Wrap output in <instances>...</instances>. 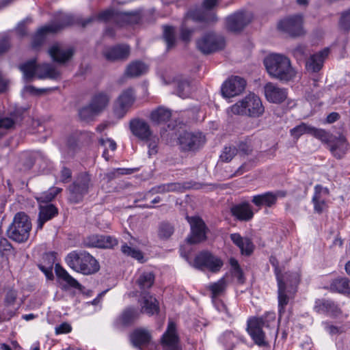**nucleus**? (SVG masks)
Returning a JSON list of instances; mask_svg holds the SVG:
<instances>
[{
    "label": "nucleus",
    "mask_w": 350,
    "mask_h": 350,
    "mask_svg": "<svg viewBox=\"0 0 350 350\" xmlns=\"http://www.w3.org/2000/svg\"><path fill=\"white\" fill-rule=\"evenodd\" d=\"M264 64L268 73L281 81H289L294 79L296 72L292 68L290 59L281 54H272L266 57Z\"/></svg>",
    "instance_id": "nucleus-1"
},
{
    "label": "nucleus",
    "mask_w": 350,
    "mask_h": 350,
    "mask_svg": "<svg viewBox=\"0 0 350 350\" xmlns=\"http://www.w3.org/2000/svg\"><path fill=\"white\" fill-rule=\"evenodd\" d=\"M65 260L72 269L85 275L93 274L100 269L98 262L84 251H73L67 255Z\"/></svg>",
    "instance_id": "nucleus-2"
},
{
    "label": "nucleus",
    "mask_w": 350,
    "mask_h": 350,
    "mask_svg": "<svg viewBox=\"0 0 350 350\" xmlns=\"http://www.w3.org/2000/svg\"><path fill=\"white\" fill-rule=\"evenodd\" d=\"M263 327L272 329L276 336L278 328L275 325V315L274 313H269L265 317L253 318L247 321V332L254 342L259 346H265V332Z\"/></svg>",
    "instance_id": "nucleus-3"
},
{
    "label": "nucleus",
    "mask_w": 350,
    "mask_h": 350,
    "mask_svg": "<svg viewBox=\"0 0 350 350\" xmlns=\"http://www.w3.org/2000/svg\"><path fill=\"white\" fill-rule=\"evenodd\" d=\"M230 111L235 115L258 118L265 112V107L260 97L250 93L230 107Z\"/></svg>",
    "instance_id": "nucleus-4"
},
{
    "label": "nucleus",
    "mask_w": 350,
    "mask_h": 350,
    "mask_svg": "<svg viewBox=\"0 0 350 350\" xmlns=\"http://www.w3.org/2000/svg\"><path fill=\"white\" fill-rule=\"evenodd\" d=\"M31 223L29 217L23 212L18 213L7 230L8 237L18 243L26 241L29 237Z\"/></svg>",
    "instance_id": "nucleus-5"
},
{
    "label": "nucleus",
    "mask_w": 350,
    "mask_h": 350,
    "mask_svg": "<svg viewBox=\"0 0 350 350\" xmlns=\"http://www.w3.org/2000/svg\"><path fill=\"white\" fill-rule=\"evenodd\" d=\"M96 20L111 22L122 27L138 23L140 21V16L137 12H121L114 9H107L96 15Z\"/></svg>",
    "instance_id": "nucleus-6"
},
{
    "label": "nucleus",
    "mask_w": 350,
    "mask_h": 350,
    "mask_svg": "<svg viewBox=\"0 0 350 350\" xmlns=\"http://www.w3.org/2000/svg\"><path fill=\"white\" fill-rule=\"evenodd\" d=\"M92 184L90 176L87 173H81L77 176L73 183L67 189L68 201L70 204L81 202L88 193Z\"/></svg>",
    "instance_id": "nucleus-7"
},
{
    "label": "nucleus",
    "mask_w": 350,
    "mask_h": 350,
    "mask_svg": "<svg viewBox=\"0 0 350 350\" xmlns=\"http://www.w3.org/2000/svg\"><path fill=\"white\" fill-rule=\"evenodd\" d=\"M136 100L135 92L133 88L124 90L115 100L113 105V112L118 119L125 116L133 105Z\"/></svg>",
    "instance_id": "nucleus-8"
},
{
    "label": "nucleus",
    "mask_w": 350,
    "mask_h": 350,
    "mask_svg": "<svg viewBox=\"0 0 350 350\" xmlns=\"http://www.w3.org/2000/svg\"><path fill=\"white\" fill-rule=\"evenodd\" d=\"M224 265L223 260L208 251L200 252L193 261V267L200 270L207 269L213 273L220 271Z\"/></svg>",
    "instance_id": "nucleus-9"
},
{
    "label": "nucleus",
    "mask_w": 350,
    "mask_h": 350,
    "mask_svg": "<svg viewBox=\"0 0 350 350\" xmlns=\"http://www.w3.org/2000/svg\"><path fill=\"white\" fill-rule=\"evenodd\" d=\"M196 45L198 50L202 53L210 54L224 49L225 40L221 35L209 32L199 39Z\"/></svg>",
    "instance_id": "nucleus-10"
},
{
    "label": "nucleus",
    "mask_w": 350,
    "mask_h": 350,
    "mask_svg": "<svg viewBox=\"0 0 350 350\" xmlns=\"http://www.w3.org/2000/svg\"><path fill=\"white\" fill-rule=\"evenodd\" d=\"M180 147L183 151H196L205 143V137L202 133L184 131L178 137Z\"/></svg>",
    "instance_id": "nucleus-11"
},
{
    "label": "nucleus",
    "mask_w": 350,
    "mask_h": 350,
    "mask_svg": "<svg viewBox=\"0 0 350 350\" xmlns=\"http://www.w3.org/2000/svg\"><path fill=\"white\" fill-rule=\"evenodd\" d=\"M326 137L325 140L321 141L327 144L332 154L337 159L343 158L349 149V144L346 137L342 135L338 137L332 136L327 132Z\"/></svg>",
    "instance_id": "nucleus-12"
},
{
    "label": "nucleus",
    "mask_w": 350,
    "mask_h": 350,
    "mask_svg": "<svg viewBox=\"0 0 350 350\" xmlns=\"http://www.w3.org/2000/svg\"><path fill=\"white\" fill-rule=\"evenodd\" d=\"M302 25L301 16L295 15L281 20L278 24V28L292 37H297L304 34Z\"/></svg>",
    "instance_id": "nucleus-13"
},
{
    "label": "nucleus",
    "mask_w": 350,
    "mask_h": 350,
    "mask_svg": "<svg viewBox=\"0 0 350 350\" xmlns=\"http://www.w3.org/2000/svg\"><path fill=\"white\" fill-rule=\"evenodd\" d=\"M187 220L191 226V234L187 241L190 244L198 243L206 239V226L199 217L187 216Z\"/></svg>",
    "instance_id": "nucleus-14"
},
{
    "label": "nucleus",
    "mask_w": 350,
    "mask_h": 350,
    "mask_svg": "<svg viewBox=\"0 0 350 350\" xmlns=\"http://www.w3.org/2000/svg\"><path fill=\"white\" fill-rule=\"evenodd\" d=\"M246 86L245 80L239 76H232L226 81L221 87L224 97L231 98L241 94Z\"/></svg>",
    "instance_id": "nucleus-15"
},
{
    "label": "nucleus",
    "mask_w": 350,
    "mask_h": 350,
    "mask_svg": "<svg viewBox=\"0 0 350 350\" xmlns=\"http://www.w3.org/2000/svg\"><path fill=\"white\" fill-rule=\"evenodd\" d=\"M251 22L250 14L239 11L226 18V27L232 32L241 31Z\"/></svg>",
    "instance_id": "nucleus-16"
},
{
    "label": "nucleus",
    "mask_w": 350,
    "mask_h": 350,
    "mask_svg": "<svg viewBox=\"0 0 350 350\" xmlns=\"http://www.w3.org/2000/svg\"><path fill=\"white\" fill-rule=\"evenodd\" d=\"M286 196V192L284 191H268L254 196L252 202L259 208L262 206L272 208L277 204L279 198H284Z\"/></svg>",
    "instance_id": "nucleus-17"
},
{
    "label": "nucleus",
    "mask_w": 350,
    "mask_h": 350,
    "mask_svg": "<svg viewBox=\"0 0 350 350\" xmlns=\"http://www.w3.org/2000/svg\"><path fill=\"white\" fill-rule=\"evenodd\" d=\"M58 23H53L49 24L50 26H55L57 29L55 33L64 28L65 27L73 25L75 23L81 24L83 27L91 24L92 22L96 21V15L90 16L85 20L75 17L72 14H61L58 18Z\"/></svg>",
    "instance_id": "nucleus-18"
},
{
    "label": "nucleus",
    "mask_w": 350,
    "mask_h": 350,
    "mask_svg": "<svg viewBox=\"0 0 350 350\" xmlns=\"http://www.w3.org/2000/svg\"><path fill=\"white\" fill-rule=\"evenodd\" d=\"M329 195V191L327 188L323 187L320 185L314 187V193L312 202L314 204L315 213L321 214L327 210Z\"/></svg>",
    "instance_id": "nucleus-19"
},
{
    "label": "nucleus",
    "mask_w": 350,
    "mask_h": 350,
    "mask_svg": "<svg viewBox=\"0 0 350 350\" xmlns=\"http://www.w3.org/2000/svg\"><path fill=\"white\" fill-rule=\"evenodd\" d=\"M290 133L295 139L299 138L304 134L311 135L320 140H325L327 139V132L325 130L317 129L304 122L291 129Z\"/></svg>",
    "instance_id": "nucleus-20"
},
{
    "label": "nucleus",
    "mask_w": 350,
    "mask_h": 350,
    "mask_svg": "<svg viewBox=\"0 0 350 350\" xmlns=\"http://www.w3.org/2000/svg\"><path fill=\"white\" fill-rule=\"evenodd\" d=\"M161 343L165 350H180L176 324L174 322H169L167 330L161 338Z\"/></svg>",
    "instance_id": "nucleus-21"
},
{
    "label": "nucleus",
    "mask_w": 350,
    "mask_h": 350,
    "mask_svg": "<svg viewBox=\"0 0 350 350\" xmlns=\"http://www.w3.org/2000/svg\"><path fill=\"white\" fill-rule=\"evenodd\" d=\"M103 54L105 59L110 62L124 61L130 55V47L126 44H118L106 48Z\"/></svg>",
    "instance_id": "nucleus-22"
},
{
    "label": "nucleus",
    "mask_w": 350,
    "mask_h": 350,
    "mask_svg": "<svg viewBox=\"0 0 350 350\" xmlns=\"http://www.w3.org/2000/svg\"><path fill=\"white\" fill-rule=\"evenodd\" d=\"M265 95L268 101L273 103H281L287 98V91L273 83H267L264 87Z\"/></svg>",
    "instance_id": "nucleus-23"
},
{
    "label": "nucleus",
    "mask_w": 350,
    "mask_h": 350,
    "mask_svg": "<svg viewBox=\"0 0 350 350\" xmlns=\"http://www.w3.org/2000/svg\"><path fill=\"white\" fill-rule=\"evenodd\" d=\"M191 187H193V186H191L190 183H170L152 187L148 191V195L150 193L156 194L165 193L168 192H183L185 190ZM193 187L198 189L197 184H195Z\"/></svg>",
    "instance_id": "nucleus-24"
},
{
    "label": "nucleus",
    "mask_w": 350,
    "mask_h": 350,
    "mask_svg": "<svg viewBox=\"0 0 350 350\" xmlns=\"http://www.w3.org/2000/svg\"><path fill=\"white\" fill-rule=\"evenodd\" d=\"M129 340L133 347L142 350L150 343L152 336L148 330L139 328L130 334Z\"/></svg>",
    "instance_id": "nucleus-25"
},
{
    "label": "nucleus",
    "mask_w": 350,
    "mask_h": 350,
    "mask_svg": "<svg viewBox=\"0 0 350 350\" xmlns=\"http://www.w3.org/2000/svg\"><path fill=\"white\" fill-rule=\"evenodd\" d=\"M314 310L320 314H326L331 317H337L342 311L338 306L329 299H318L315 301Z\"/></svg>",
    "instance_id": "nucleus-26"
},
{
    "label": "nucleus",
    "mask_w": 350,
    "mask_h": 350,
    "mask_svg": "<svg viewBox=\"0 0 350 350\" xmlns=\"http://www.w3.org/2000/svg\"><path fill=\"white\" fill-rule=\"evenodd\" d=\"M129 126L132 133L141 140H148L152 135L149 124L143 120H132Z\"/></svg>",
    "instance_id": "nucleus-27"
},
{
    "label": "nucleus",
    "mask_w": 350,
    "mask_h": 350,
    "mask_svg": "<svg viewBox=\"0 0 350 350\" xmlns=\"http://www.w3.org/2000/svg\"><path fill=\"white\" fill-rule=\"evenodd\" d=\"M53 59L58 63L63 64L71 59L74 54L72 47H65L62 44H53L49 51Z\"/></svg>",
    "instance_id": "nucleus-28"
},
{
    "label": "nucleus",
    "mask_w": 350,
    "mask_h": 350,
    "mask_svg": "<svg viewBox=\"0 0 350 350\" xmlns=\"http://www.w3.org/2000/svg\"><path fill=\"white\" fill-rule=\"evenodd\" d=\"M278 308L279 314L281 316L285 312V307L288 304L289 299L292 297L294 294V291H292L287 288L285 282L282 280L278 275Z\"/></svg>",
    "instance_id": "nucleus-29"
},
{
    "label": "nucleus",
    "mask_w": 350,
    "mask_h": 350,
    "mask_svg": "<svg viewBox=\"0 0 350 350\" xmlns=\"http://www.w3.org/2000/svg\"><path fill=\"white\" fill-rule=\"evenodd\" d=\"M111 99V94L109 91H98L92 96L90 104L94 108V111L100 113L108 107Z\"/></svg>",
    "instance_id": "nucleus-30"
},
{
    "label": "nucleus",
    "mask_w": 350,
    "mask_h": 350,
    "mask_svg": "<svg viewBox=\"0 0 350 350\" xmlns=\"http://www.w3.org/2000/svg\"><path fill=\"white\" fill-rule=\"evenodd\" d=\"M329 49L323 50L313 54L306 62V69L310 72H319L323 66L325 58L328 56Z\"/></svg>",
    "instance_id": "nucleus-31"
},
{
    "label": "nucleus",
    "mask_w": 350,
    "mask_h": 350,
    "mask_svg": "<svg viewBox=\"0 0 350 350\" xmlns=\"http://www.w3.org/2000/svg\"><path fill=\"white\" fill-rule=\"evenodd\" d=\"M58 214L57 208L53 204H40L37 230H41L44 224Z\"/></svg>",
    "instance_id": "nucleus-32"
},
{
    "label": "nucleus",
    "mask_w": 350,
    "mask_h": 350,
    "mask_svg": "<svg viewBox=\"0 0 350 350\" xmlns=\"http://www.w3.org/2000/svg\"><path fill=\"white\" fill-rule=\"evenodd\" d=\"M230 240L239 248L241 254L244 256H250L254 250V245L248 237H243L239 233H232L230 235Z\"/></svg>",
    "instance_id": "nucleus-33"
},
{
    "label": "nucleus",
    "mask_w": 350,
    "mask_h": 350,
    "mask_svg": "<svg viewBox=\"0 0 350 350\" xmlns=\"http://www.w3.org/2000/svg\"><path fill=\"white\" fill-rule=\"evenodd\" d=\"M230 211L232 215L239 221H248L254 217L252 206L247 202L234 205Z\"/></svg>",
    "instance_id": "nucleus-34"
},
{
    "label": "nucleus",
    "mask_w": 350,
    "mask_h": 350,
    "mask_svg": "<svg viewBox=\"0 0 350 350\" xmlns=\"http://www.w3.org/2000/svg\"><path fill=\"white\" fill-rule=\"evenodd\" d=\"M16 297L17 293L16 291L13 289H9L7 291L4 299V304L5 308L1 312H0V322L9 321L12 317L15 315V312L13 310L9 309L8 308L15 303Z\"/></svg>",
    "instance_id": "nucleus-35"
},
{
    "label": "nucleus",
    "mask_w": 350,
    "mask_h": 350,
    "mask_svg": "<svg viewBox=\"0 0 350 350\" xmlns=\"http://www.w3.org/2000/svg\"><path fill=\"white\" fill-rule=\"evenodd\" d=\"M190 19L196 22H215L217 20L215 13L208 14L206 11L200 8L192 9L187 12L184 21L187 22Z\"/></svg>",
    "instance_id": "nucleus-36"
},
{
    "label": "nucleus",
    "mask_w": 350,
    "mask_h": 350,
    "mask_svg": "<svg viewBox=\"0 0 350 350\" xmlns=\"http://www.w3.org/2000/svg\"><path fill=\"white\" fill-rule=\"evenodd\" d=\"M142 310L141 312H144L148 315H153L159 312V303L157 299L149 293L142 295Z\"/></svg>",
    "instance_id": "nucleus-37"
},
{
    "label": "nucleus",
    "mask_w": 350,
    "mask_h": 350,
    "mask_svg": "<svg viewBox=\"0 0 350 350\" xmlns=\"http://www.w3.org/2000/svg\"><path fill=\"white\" fill-rule=\"evenodd\" d=\"M154 275L152 272H142L139 274L136 284L141 291V295L148 293L146 290L152 287L154 282Z\"/></svg>",
    "instance_id": "nucleus-38"
},
{
    "label": "nucleus",
    "mask_w": 350,
    "mask_h": 350,
    "mask_svg": "<svg viewBox=\"0 0 350 350\" xmlns=\"http://www.w3.org/2000/svg\"><path fill=\"white\" fill-rule=\"evenodd\" d=\"M329 288L333 292L350 295V280L347 278H336L331 282Z\"/></svg>",
    "instance_id": "nucleus-39"
},
{
    "label": "nucleus",
    "mask_w": 350,
    "mask_h": 350,
    "mask_svg": "<svg viewBox=\"0 0 350 350\" xmlns=\"http://www.w3.org/2000/svg\"><path fill=\"white\" fill-rule=\"evenodd\" d=\"M59 76V72L49 64H39L37 68V77L38 79H57Z\"/></svg>",
    "instance_id": "nucleus-40"
},
{
    "label": "nucleus",
    "mask_w": 350,
    "mask_h": 350,
    "mask_svg": "<svg viewBox=\"0 0 350 350\" xmlns=\"http://www.w3.org/2000/svg\"><path fill=\"white\" fill-rule=\"evenodd\" d=\"M38 66V65L34 59L28 61L20 66V70L27 82L31 81L35 76L37 77Z\"/></svg>",
    "instance_id": "nucleus-41"
},
{
    "label": "nucleus",
    "mask_w": 350,
    "mask_h": 350,
    "mask_svg": "<svg viewBox=\"0 0 350 350\" xmlns=\"http://www.w3.org/2000/svg\"><path fill=\"white\" fill-rule=\"evenodd\" d=\"M57 29L55 26H50V25H45L40 28L33 38L32 46L33 48L40 46L44 42L45 36L47 33H54Z\"/></svg>",
    "instance_id": "nucleus-42"
},
{
    "label": "nucleus",
    "mask_w": 350,
    "mask_h": 350,
    "mask_svg": "<svg viewBox=\"0 0 350 350\" xmlns=\"http://www.w3.org/2000/svg\"><path fill=\"white\" fill-rule=\"evenodd\" d=\"M147 69L146 65L142 62H133L127 66L124 74L129 77H135L144 74Z\"/></svg>",
    "instance_id": "nucleus-43"
},
{
    "label": "nucleus",
    "mask_w": 350,
    "mask_h": 350,
    "mask_svg": "<svg viewBox=\"0 0 350 350\" xmlns=\"http://www.w3.org/2000/svg\"><path fill=\"white\" fill-rule=\"evenodd\" d=\"M171 111L164 107H158L150 113V120L156 124L166 122L171 118Z\"/></svg>",
    "instance_id": "nucleus-44"
},
{
    "label": "nucleus",
    "mask_w": 350,
    "mask_h": 350,
    "mask_svg": "<svg viewBox=\"0 0 350 350\" xmlns=\"http://www.w3.org/2000/svg\"><path fill=\"white\" fill-rule=\"evenodd\" d=\"M21 114L18 111L10 113V116L0 118V129L10 130L14 128L17 122L21 120Z\"/></svg>",
    "instance_id": "nucleus-45"
},
{
    "label": "nucleus",
    "mask_w": 350,
    "mask_h": 350,
    "mask_svg": "<svg viewBox=\"0 0 350 350\" xmlns=\"http://www.w3.org/2000/svg\"><path fill=\"white\" fill-rule=\"evenodd\" d=\"M141 311L137 308L128 307L122 313L120 321L124 325L133 323L139 316Z\"/></svg>",
    "instance_id": "nucleus-46"
},
{
    "label": "nucleus",
    "mask_w": 350,
    "mask_h": 350,
    "mask_svg": "<svg viewBox=\"0 0 350 350\" xmlns=\"http://www.w3.org/2000/svg\"><path fill=\"white\" fill-rule=\"evenodd\" d=\"M55 273L58 278L65 281L69 286L75 288H80L81 284L72 278L63 267L59 264L55 265Z\"/></svg>",
    "instance_id": "nucleus-47"
},
{
    "label": "nucleus",
    "mask_w": 350,
    "mask_h": 350,
    "mask_svg": "<svg viewBox=\"0 0 350 350\" xmlns=\"http://www.w3.org/2000/svg\"><path fill=\"white\" fill-rule=\"evenodd\" d=\"M55 254L54 253H48L45 254L44 256V260H48V265L45 266L43 265H39V269L44 273L46 278L49 280L53 279V265L55 262Z\"/></svg>",
    "instance_id": "nucleus-48"
},
{
    "label": "nucleus",
    "mask_w": 350,
    "mask_h": 350,
    "mask_svg": "<svg viewBox=\"0 0 350 350\" xmlns=\"http://www.w3.org/2000/svg\"><path fill=\"white\" fill-rule=\"evenodd\" d=\"M227 287V281L224 277L219 279L217 282L211 283L208 288L212 293V298H216L224 293Z\"/></svg>",
    "instance_id": "nucleus-49"
},
{
    "label": "nucleus",
    "mask_w": 350,
    "mask_h": 350,
    "mask_svg": "<svg viewBox=\"0 0 350 350\" xmlns=\"http://www.w3.org/2000/svg\"><path fill=\"white\" fill-rule=\"evenodd\" d=\"M163 39L167 44V50L174 47L176 44V36L174 28L172 26L165 25L163 27Z\"/></svg>",
    "instance_id": "nucleus-50"
},
{
    "label": "nucleus",
    "mask_w": 350,
    "mask_h": 350,
    "mask_svg": "<svg viewBox=\"0 0 350 350\" xmlns=\"http://www.w3.org/2000/svg\"><path fill=\"white\" fill-rule=\"evenodd\" d=\"M62 191V189L53 187L50 189L48 191L41 193L39 196L36 197L37 201L40 203L49 204L55 197Z\"/></svg>",
    "instance_id": "nucleus-51"
},
{
    "label": "nucleus",
    "mask_w": 350,
    "mask_h": 350,
    "mask_svg": "<svg viewBox=\"0 0 350 350\" xmlns=\"http://www.w3.org/2000/svg\"><path fill=\"white\" fill-rule=\"evenodd\" d=\"M238 154L237 148L235 146L230 145L225 146L219 156L221 161L228 163Z\"/></svg>",
    "instance_id": "nucleus-52"
},
{
    "label": "nucleus",
    "mask_w": 350,
    "mask_h": 350,
    "mask_svg": "<svg viewBox=\"0 0 350 350\" xmlns=\"http://www.w3.org/2000/svg\"><path fill=\"white\" fill-rule=\"evenodd\" d=\"M235 146L237 148L238 153L242 156H248L253 151L251 139L248 138L239 141Z\"/></svg>",
    "instance_id": "nucleus-53"
},
{
    "label": "nucleus",
    "mask_w": 350,
    "mask_h": 350,
    "mask_svg": "<svg viewBox=\"0 0 350 350\" xmlns=\"http://www.w3.org/2000/svg\"><path fill=\"white\" fill-rule=\"evenodd\" d=\"M174 232V226L168 222H162L159 226L158 235L161 239L170 238Z\"/></svg>",
    "instance_id": "nucleus-54"
},
{
    "label": "nucleus",
    "mask_w": 350,
    "mask_h": 350,
    "mask_svg": "<svg viewBox=\"0 0 350 350\" xmlns=\"http://www.w3.org/2000/svg\"><path fill=\"white\" fill-rule=\"evenodd\" d=\"M178 96L185 98L188 97L191 92V88L187 80H181L177 83L176 88Z\"/></svg>",
    "instance_id": "nucleus-55"
},
{
    "label": "nucleus",
    "mask_w": 350,
    "mask_h": 350,
    "mask_svg": "<svg viewBox=\"0 0 350 350\" xmlns=\"http://www.w3.org/2000/svg\"><path fill=\"white\" fill-rule=\"evenodd\" d=\"M99 114L98 111H94V108L90 104L82 107L79 111V116L80 118L85 121H89L93 119V118Z\"/></svg>",
    "instance_id": "nucleus-56"
},
{
    "label": "nucleus",
    "mask_w": 350,
    "mask_h": 350,
    "mask_svg": "<svg viewBox=\"0 0 350 350\" xmlns=\"http://www.w3.org/2000/svg\"><path fill=\"white\" fill-rule=\"evenodd\" d=\"M121 251L124 254L131 256L139 261H141L144 258L143 254L139 250L132 248L126 244L122 245Z\"/></svg>",
    "instance_id": "nucleus-57"
},
{
    "label": "nucleus",
    "mask_w": 350,
    "mask_h": 350,
    "mask_svg": "<svg viewBox=\"0 0 350 350\" xmlns=\"http://www.w3.org/2000/svg\"><path fill=\"white\" fill-rule=\"evenodd\" d=\"M103 235L94 234L88 237L85 241V244L88 247H100L103 248Z\"/></svg>",
    "instance_id": "nucleus-58"
},
{
    "label": "nucleus",
    "mask_w": 350,
    "mask_h": 350,
    "mask_svg": "<svg viewBox=\"0 0 350 350\" xmlns=\"http://www.w3.org/2000/svg\"><path fill=\"white\" fill-rule=\"evenodd\" d=\"M133 172L131 169L128 168H117L114 169L111 172H108L106 176L109 180L114 179L118 177L120 175L130 174Z\"/></svg>",
    "instance_id": "nucleus-59"
},
{
    "label": "nucleus",
    "mask_w": 350,
    "mask_h": 350,
    "mask_svg": "<svg viewBox=\"0 0 350 350\" xmlns=\"http://www.w3.org/2000/svg\"><path fill=\"white\" fill-rule=\"evenodd\" d=\"M145 141L148 143L149 155L155 154L157 152L159 138L152 135L149 139Z\"/></svg>",
    "instance_id": "nucleus-60"
},
{
    "label": "nucleus",
    "mask_w": 350,
    "mask_h": 350,
    "mask_svg": "<svg viewBox=\"0 0 350 350\" xmlns=\"http://www.w3.org/2000/svg\"><path fill=\"white\" fill-rule=\"evenodd\" d=\"M340 24L343 29L346 31L350 29V9L342 14Z\"/></svg>",
    "instance_id": "nucleus-61"
},
{
    "label": "nucleus",
    "mask_w": 350,
    "mask_h": 350,
    "mask_svg": "<svg viewBox=\"0 0 350 350\" xmlns=\"http://www.w3.org/2000/svg\"><path fill=\"white\" fill-rule=\"evenodd\" d=\"M10 47V38L7 34H3L0 39V55L7 52Z\"/></svg>",
    "instance_id": "nucleus-62"
},
{
    "label": "nucleus",
    "mask_w": 350,
    "mask_h": 350,
    "mask_svg": "<svg viewBox=\"0 0 350 350\" xmlns=\"http://www.w3.org/2000/svg\"><path fill=\"white\" fill-rule=\"evenodd\" d=\"M187 22L184 21L180 29V38L183 41H189L193 32V30L188 29L187 26Z\"/></svg>",
    "instance_id": "nucleus-63"
},
{
    "label": "nucleus",
    "mask_w": 350,
    "mask_h": 350,
    "mask_svg": "<svg viewBox=\"0 0 350 350\" xmlns=\"http://www.w3.org/2000/svg\"><path fill=\"white\" fill-rule=\"evenodd\" d=\"M306 48L304 45H298L292 50L293 56L297 59L301 60L304 58L306 55Z\"/></svg>",
    "instance_id": "nucleus-64"
}]
</instances>
